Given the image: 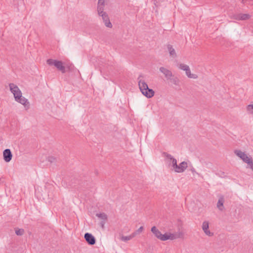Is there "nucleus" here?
<instances>
[{
    "label": "nucleus",
    "instance_id": "nucleus-35",
    "mask_svg": "<svg viewBox=\"0 0 253 253\" xmlns=\"http://www.w3.org/2000/svg\"><path fill=\"white\" fill-rule=\"evenodd\" d=\"M137 234H138L137 233V232L135 231L133 233H132L131 235H130V237L131 238V239H132L133 238H134Z\"/></svg>",
    "mask_w": 253,
    "mask_h": 253
},
{
    "label": "nucleus",
    "instance_id": "nucleus-21",
    "mask_svg": "<svg viewBox=\"0 0 253 253\" xmlns=\"http://www.w3.org/2000/svg\"><path fill=\"white\" fill-rule=\"evenodd\" d=\"M169 234H168L167 233H165L164 234H162L160 238V240L161 241H166L167 240H169Z\"/></svg>",
    "mask_w": 253,
    "mask_h": 253
},
{
    "label": "nucleus",
    "instance_id": "nucleus-14",
    "mask_svg": "<svg viewBox=\"0 0 253 253\" xmlns=\"http://www.w3.org/2000/svg\"><path fill=\"white\" fill-rule=\"evenodd\" d=\"M9 86L12 93L20 90L19 87L16 85L12 83L9 84Z\"/></svg>",
    "mask_w": 253,
    "mask_h": 253
},
{
    "label": "nucleus",
    "instance_id": "nucleus-26",
    "mask_svg": "<svg viewBox=\"0 0 253 253\" xmlns=\"http://www.w3.org/2000/svg\"><path fill=\"white\" fill-rule=\"evenodd\" d=\"M248 111L251 114H253V104L249 105L247 106Z\"/></svg>",
    "mask_w": 253,
    "mask_h": 253
},
{
    "label": "nucleus",
    "instance_id": "nucleus-37",
    "mask_svg": "<svg viewBox=\"0 0 253 253\" xmlns=\"http://www.w3.org/2000/svg\"><path fill=\"white\" fill-rule=\"evenodd\" d=\"M191 170H192V172H193H193H195V169H191Z\"/></svg>",
    "mask_w": 253,
    "mask_h": 253
},
{
    "label": "nucleus",
    "instance_id": "nucleus-22",
    "mask_svg": "<svg viewBox=\"0 0 253 253\" xmlns=\"http://www.w3.org/2000/svg\"><path fill=\"white\" fill-rule=\"evenodd\" d=\"M171 165L174 170L175 171L178 165L177 164V161L175 158H172V160H171Z\"/></svg>",
    "mask_w": 253,
    "mask_h": 253
},
{
    "label": "nucleus",
    "instance_id": "nucleus-20",
    "mask_svg": "<svg viewBox=\"0 0 253 253\" xmlns=\"http://www.w3.org/2000/svg\"><path fill=\"white\" fill-rule=\"evenodd\" d=\"M240 14L241 20H246L251 17V15L249 14L240 13Z\"/></svg>",
    "mask_w": 253,
    "mask_h": 253
},
{
    "label": "nucleus",
    "instance_id": "nucleus-9",
    "mask_svg": "<svg viewBox=\"0 0 253 253\" xmlns=\"http://www.w3.org/2000/svg\"><path fill=\"white\" fill-rule=\"evenodd\" d=\"M15 101L23 105L26 109H28L29 108L30 105L28 99L22 96V95H21V97H19L17 100Z\"/></svg>",
    "mask_w": 253,
    "mask_h": 253
},
{
    "label": "nucleus",
    "instance_id": "nucleus-34",
    "mask_svg": "<svg viewBox=\"0 0 253 253\" xmlns=\"http://www.w3.org/2000/svg\"><path fill=\"white\" fill-rule=\"evenodd\" d=\"M102 5V6L104 5V0H98V5Z\"/></svg>",
    "mask_w": 253,
    "mask_h": 253
},
{
    "label": "nucleus",
    "instance_id": "nucleus-11",
    "mask_svg": "<svg viewBox=\"0 0 253 253\" xmlns=\"http://www.w3.org/2000/svg\"><path fill=\"white\" fill-rule=\"evenodd\" d=\"M224 202V199L223 196H220L218 200L217 203V207L220 211H222L224 209L223 204Z\"/></svg>",
    "mask_w": 253,
    "mask_h": 253
},
{
    "label": "nucleus",
    "instance_id": "nucleus-23",
    "mask_svg": "<svg viewBox=\"0 0 253 253\" xmlns=\"http://www.w3.org/2000/svg\"><path fill=\"white\" fill-rule=\"evenodd\" d=\"M189 67L186 65V64H182V63H180L179 65H178V68L179 69H180L181 70H182L183 71H186V70H187V69L189 68Z\"/></svg>",
    "mask_w": 253,
    "mask_h": 253
},
{
    "label": "nucleus",
    "instance_id": "nucleus-33",
    "mask_svg": "<svg viewBox=\"0 0 253 253\" xmlns=\"http://www.w3.org/2000/svg\"><path fill=\"white\" fill-rule=\"evenodd\" d=\"M143 230V227L141 226L136 231V232H137V234H139V233H141V232H142Z\"/></svg>",
    "mask_w": 253,
    "mask_h": 253
},
{
    "label": "nucleus",
    "instance_id": "nucleus-32",
    "mask_svg": "<svg viewBox=\"0 0 253 253\" xmlns=\"http://www.w3.org/2000/svg\"><path fill=\"white\" fill-rule=\"evenodd\" d=\"M164 155L168 159H169L170 160H172V158H174L170 154L167 153H164Z\"/></svg>",
    "mask_w": 253,
    "mask_h": 253
},
{
    "label": "nucleus",
    "instance_id": "nucleus-1",
    "mask_svg": "<svg viewBox=\"0 0 253 253\" xmlns=\"http://www.w3.org/2000/svg\"><path fill=\"white\" fill-rule=\"evenodd\" d=\"M141 76H140L138 78L139 88L143 95L146 96L148 98L152 97L155 94L154 91L151 88L148 87V85L145 81L142 80H139Z\"/></svg>",
    "mask_w": 253,
    "mask_h": 253
},
{
    "label": "nucleus",
    "instance_id": "nucleus-19",
    "mask_svg": "<svg viewBox=\"0 0 253 253\" xmlns=\"http://www.w3.org/2000/svg\"><path fill=\"white\" fill-rule=\"evenodd\" d=\"M15 233L18 236H22L24 233V230L23 229H19L18 228H15Z\"/></svg>",
    "mask_w": 253,
    "mask_h": 253
},
{
    "label": "nucleus",
    "instance_id": "nucleus-28",
    "mask_svg": "<svg viewBox=\"0 0 253 253\" xmlns=\"http://www.w3.org/2000/svg\"><path fill=\"white\" fill-rule=\"evenodd\" d=\"M47 161L50 162V163H53L54 162H55L56 161V158L54 157H52V156H50V157H48L47 158Z\"/></svg>",
    "mask_w": 253,
    "mask_h": 253
},
{
    "label": "nucleus",
    "instance_id": "nucleus-4",
    "mask_svg": "<svg viewBox=\"0 0 253 253\" xmlns=\"http://www.w3.org/2000/svg\"><path fill=\"white\" fill-rule=\"evenodd\" d=\"M3 160L5 162H9L12 158V154L9 149H6L3 152Z\"/></svg>",
    "mask_w": 253,
    "mask_h": 253
},
{
    "label": "nucleus",
    "instance_id": "nucleus-3",
    "mask_svg": "<svg viewBox=\"0 0 253 253\" xmlns=\"http://www.w3.org/2000/svg\"><path fill=\"white\" fill-rule=\"evenodd\" d=\"M84 237L88 244L90 245H94L95 244V238L91 233H85Z\"/></svg>",
    "mask_w": 253,
    "mask_h": 253
},
{
    "label": "nucleus",
    "instance_id": "nucleus-31",
    "mask_svg": "<svg viewBox=\"0 0 253 253\" xmlns=\"http://www.w3.org/2000/svg\"><path fill=\"white\" fill-rule=\"evenodd\" d=\"M169 239L170 240H174L175 239L179 237L176 235L174 234H169Z\"/></svg>",
    "mask_w": 253,
    "mask_h": 253
},
{
    "label": "nucleus",
    "instance_id": "nucleus-16",
    "mask_svg": "<svg viewBox=\"0 0 253 253\" xmlns=\"http://www.w3.org/2000/svg\"><path fill=\"white\" fill-rule=\"evenodd\" d=\"M14 95V97L15 100H17L19 97H21L22 92L20 90L16 91L12 93Z\"/></svg>",
    "mask_w": 253,
    "mask_h": 253
},
{
    "label": "nucleus",
    "instance_id": "nucleus-7",
    "mask_svg": "<svg viewBox=\"0 0 253 253\" xmlns=\"http://www.w3.org/2000/svg\"><path fill=\"white\" fill-rule=\"evenodd\" d=\"M187 168V163L186 162L183 161L177 166L175 171L178 173L183 172Z\"/></svg>",
    "mask_w": 253,
    "mask_h": 253
},
{
    "label": "nucleus",
    "instance_id": "nucleus-27",
    "mask_svg": "<svg viewBox=\"0 0 253 253\" xmlns=\"http://www.w3.org/2000/svg\"><path fill=\"white\" fill-rule=\"evenodd\" d=\"M240 13L235 14L233 15V18L236 20H241Z\"/></svg>",
    "mask_w": 253,
    "mask_h": 253
},
{
    "label": "nucleus",
    "instance_id": "nucleus-30",
    "mask_svg": "<svg viewBox=\"0 0 253 253\" xmlns=\"http://www.w3.org/2000/svg\"><path fill=\"white\" fill-rule=\"evenodd\" d=\"M253 159L252 157H249L247 155L245 157V159H242V160L246 163L248 164V162L252 160Z\"/></svg>",
    "mask_w": 253,
    "mask_h": 253
},
{
    "label": "nucleus",
    "instance_id": "nucleus-6",
    "mask_svg": "<svg viewBox=\"0 0 253 253\" xmlns=\"http://www.w3.org/2000/svg\"><path fill=\"white\" fill-rule=\"evenodd\" d=\"M159 70L161 72H162V73L164 74L167 80H169V79H170V78L173 77V74H172V72L170 70L167 69V68H166L165 67H160L159 69Z\"/></svg>",
    "mask_w": 253,
    "mask_h": 253
},
{
    "label": "nucleus",
    "instance_id": "nucleus-36",
    "mask_svg": "<svg viewBox=\"0 0 253 253\" xmlns=\"http://www.w3.org/2000/svg\"><path fill=\"white\" fill-rule=\"evenodd\" d=\"M105 221H102L100 222V225L101 226V227L102 228H104V225H105Z\"/></svg>",
    "mask_w": 253,
    "mask_h": 253
},
{
    "label": "nucleus",
    "instance_id": "nucleus-12",
    "mask_svg": "<svg viewBox=\"0 0 253 253\" xmlns=\"http://www.w3.org/2000/svg\"><path fill=\"white\" fill-rule=\"evenodd\" d=\"M151 231L157 238L160 239L162 235V233L155 226L152 227Z\"/></svg>",
    "mask_w": 253,
    "mask_h": 253
},
{
    "label": "nucleus",
    "instance_id": "nucleus-15",
    "mask_svg": "<svg viewBox=\"0 0 253 253\" xmlns=\"http://www.w3.org/2000/svg\"><path fill=\"white\" fill-rule=\"evenodd\" d=\"M171 83L174 84L175 85H179L180 81L178 78L176 77H174L173 76L169 79Z\"/></svg>",
    "mask_w": 253,
    "mask_h": 253
},
{
    "label": "nucleus",
    "instance_id": "nucleus-25",
    "mask_svg": "<svg viewBox=\"0 0 253 253\" xmlns=\"http://www.w3.org/2000/svg\"><path fill=\"white\" fill-rule=\"evenodd\" d=\"M131 239L130 236H122L121 237V241H124V242H126V241H129V240H130Z\"/></svg>",
    "mask_w": 253,
    "mask_h": 253
},
{
    "label": "nucleus",
    "instance_id": "nucleus-24",
    "mask_svg": "<svg viewBox=\"0 0 253 253\" xmlns=\"http://www.w3.org/2000/svg\"><path fill=\"white\" fill-rule=\"evenodd\" d=\"M103 7L104 6H102V5H98L97 7V11L98 14H101L103 12H104L103 11Z\"/></svg>",
    "mask_w": 253,
    "mask_h": 253
},
{
    "label": "nucleus",
    "instance_id": "nucleus-8",
    "mask_svg": "<svg viewBox=\"0 0 253 253\" xmlns=\"http://www.w3.org/2000/svg\"><path fill=\"white\" fill-rule=\"evenodd\" d=\"M209 223L207 221H205L203 222L202 224V229L204 231L205 233L209 236H211L213 235V233H211L210 231L209 230Z\"/></svg>",
    "mask_w": 253,
    "mask_h": 253
},
{
    "label": "nucleus",
    "instance_id": "nucleus-10",
    "mask_svg": "<svg viewBox=\"0 0 253 253\" xmlns=\"http://www.w3.org/2000/svg\"><path fill=\"white\" fill-rule=\"evenodd\" d=\"M167 48L170 57L175 58L177 57L176 51L171 45L168 44Z\"/></svg>",
    "mask_w": 253,
    "mask_h": 253
},
{
    "label": "nucleus",
    "instance_id": "nucleus-5",
    "mask_svg": "<svg viewBox=\"0 0 253 253\" xmlns=\"http://www.w3.org/2000/svg\"><path fill=\"white\" fill-rule=\"evenodd\" d=\"M99 15L102 17L103 22L106 27L109 28H111L112 27V25L110 21L108 16L106 12H103L101 14Z\"/></svg>",
    "mask_w": 253,
    "mask_h": 253
},
{
    "label": "nucleus",
    "instance_id": "nucleus-17",
    "mask_svg": "<svg viewBox=\"0 0 253 253\" xmlns=\"http://www.w3.org/2000/svg\"><path fill=\"white\" fill-rule=\"evenodd\" d=\"M185 71V73H186V75L187 76V77L188 78H193V79H196V77H195V75L192 74L191 73V71H190V69L189 67L187 69V70H186V71Z\"/></svg>",
    "mask_w": 253,
    "mask_h": 253
},
{
    "label": "nucleus",
    "instance_id": "nucleus-38",
    "mask_svg": "<svg viewBox=\"0 0 253 253\" xmlns=\"http://www.w3.org/2000/svg\"><path fill=\"white\" fill-rule=\"evenodd\" d=\"M247 0H242V2L244 3L246 1H247Z\"/></svg>",
    "mask_w": 253,
    "mask_h": 253
},
{
    "label": "nucleus",
    "instance_id": "nucleus-29",
    "mask_svg": "<svg viewBox=\"0 0 253 253\" xmlns=\"http://www.w3.org/2000/svg\"><path fill=\"white\" fill-rule=\"evenodd\" d=\"M247 168L251 169L253 171V159L248 162Z\"/></svg>",
    "mask_w": 253,
    "mask_h": 253
},
{
    "label": "nucleus",
    "instance_id": "nucleus-13",
    "mask_svg": "<svg viewBox=\"0 0 253 253\" xmlns=\"http://www.w3.org/2000/svg\"><path fill=\"white\" fill-rule=\"evenodd\" d=\"M235 154L241 158L242 160L245 159V157L247 155L245 152H242L239 150H236L234 151Z\"/></svg>",
    "mask_w": 253,
    "mask_h": 253
},
{
    "label": "nucleus",
    "instance_id": "nucleus-18",
    "mask_svg": "<svg viewBox=\"0 0 253 253\" xmlns=\"http://www.w3.org/2000/svg\"><path fill=\"white\" fill-rule=\"evenodd\" d=\"M96 216L104 220H106L107 219V215L106 213L104 212L96 213Z\"/></svg>",
    "mask_w": 253,
    "mask_h": 253
},
{
    "label": "nucleus",
    "instance_id": "nucleus-2",
    "mask_svg": "<svg viewBox=\"0 0 253 253\" xmlns=\"http://www.w3.org/2000/svg\"><path fill=\"white\" fill-rule=\"evenodd\" d=\"M47 63L50 66L54 65L59 70L61 71L62 73L66 72L65 67L63 65L61 61H58L52 59H49L47 60Z\"/></svg>",
    "mask_w": 253,
    "mask_h": 253
}]
</instances>
